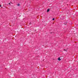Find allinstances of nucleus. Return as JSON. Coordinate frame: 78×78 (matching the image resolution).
Segmentation results:
<instances>
[{"label": "nucleus", "instance_id": "obj_2", "mask_svg": "<svg viewBox=\"0 0 78 78\" xmlns=\"http://www.w3.org/2000/svg\"><path fill=\"white\" fill-rule=\"evenodd\" d=\"M49 11H50V9H48L47 12H49Z\"/></svg>", "mask_w": 78, "mask_h": 78}, {"label": "nucleus", "instance_id": "obj_6", "mask_svg": "<svg viewBox=\"0 0 78 78\" xmlns=\"http://www.w3.org/2000/svg\"><path fill=\"white\" fill-rule=\"evenodd\" d=\"M0 7H2V5H0Z\"/></svg>", "mask_w": 78, "mask_h": 78}, {"label": "nucleus", "instance_id": "obj_5", "mask_svg": "<svg viewBox=\"0 0 78 78\" xmlns=\"http://www.w3.org/2000/svg\"><path fill=\"white\" fill-rule=\"evenodd\" d=\"M64 51H67L66 50V49H64Z\"/></svg>", "mask_w": 78, "mask_h": 78}, {"label": "nucleus", "instance_id": "obj_1", "mask_svg": "<svg viewBox=\"0 0 78 78\" xmlns=\"http://www.w3.org/2000/svg\"><path fill=\"white\" fill-rule=\"evenodd\" d=\"M58 61H61V58H60V57H59L58 58Z\"/></svg>", "mask_w": 78, "mask_h": 78}, {"label": "nucleus", "instance_id": "obj_7", "mask_svg": "<svg viewBox=\"0 0 78 78\" xmlns=\"http://www.w3.org/2000/svg\"><path fill=\"white\" fill-rule=\"evenodd\" d=\"M10 4H11L10 3H9V5H10Z\"/></svg>", "mask_w": 78, "mask_h": 78}, {"label": "nucleus", "instance_id": "obj_4", "mask_svg": "<svg viewBox=\"0 0 78 78\" xmlns=\"http://www.w3.org/2000/svg\"><path fill=\"white\" fill-rule=\"evenodd\" d=\"M52 20H55V19L53 18V19H52Z\"/></svg>", "mask_w": 78, "mask_h": 78}, {"label": "nucleus", "instance_id": "obj_3", "mask_svg": "<svg viewBox=\"0 0 78 78\" xmlns=\"http://www.w3.org/2000/svg\"><path fill=\"white\" fill-rule=\"evenodd\" d=\"M18 5V6H20V4H18V5Z\"/></svg>", "mask_w": 78, "mask_h": 78}]
</instances>
